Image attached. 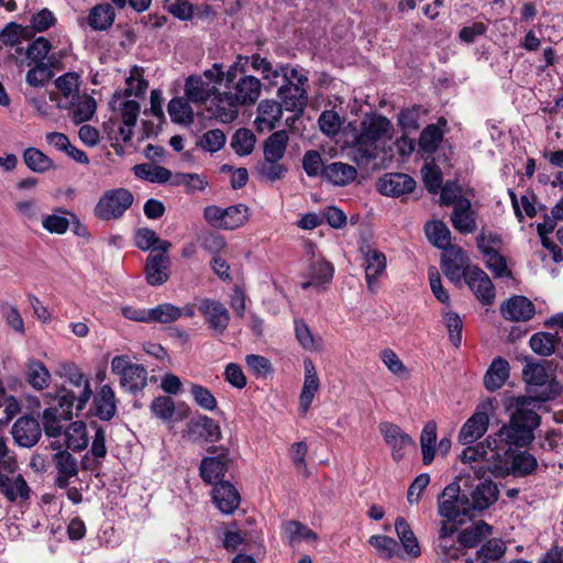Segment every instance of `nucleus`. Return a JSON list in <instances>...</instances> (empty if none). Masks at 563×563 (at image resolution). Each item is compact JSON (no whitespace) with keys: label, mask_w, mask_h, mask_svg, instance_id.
I'll use <instances>...</instances> for the list:
<instances>
[{"label":"nucleus","mask_w":563,"mask_h":563,"mask_svg":"<svg viewBox=\"0 0 563 563\" xmlns=\"http://www.w3.org/2000/svg\"><path fill=\"white\" fill-rule=\"evenodd\" d=\"M529 405L525 397L510 399L507 406L511 411L509 423L504 424L494 435H488L484 442L463 450L462 462L484 463L483 466L472 467L477 479L483 478L486 471L497 477H505L526 476L537 468L538 462L532 454L515 449L531 443L533 432L540 424V417Z\"/></svg>","instance_id":"obj_1"},{"label":"nucleus","mask_w":563,"mask_h":563,"mask_svg":"<svg viewBox=\"0 0 563 563\" xmlns=\"http://www.w3.org/2000/svg\"><path fill=\"white\" fill-rule=\"evenodd\" d=\"M391 122L382 114H371L362 119L345 140L346 155L358 167H367L372 162L386 155L390 140Z\"/></svg>","instance_id":"obj_2"},{"label":"nucleus","mask_w":563,"mask_h":563,"mask_svg":"<svg viewBox=\"0 0 563 563\" xmlns=\"http://www.w3.org/2000/svg\"><path fill=\"white\" fill-rule=\"evenodd\" d=\"M19 463L13 451L7 444V439L0 435V493L10 501L18 498L23 500L30 496V488L21 474L15 475Z\"/></svg>","instance_id":"obj_3"},{"label":"nucleus","mask_w":563,"mask_h":563,"mask_svg":"<svg viewBox=\"0 0 563 563\" xmlns=\"http://www.w3.org/2000/svg\"><path fill=\"white\" fill-rule=\"evenodd\" d=\"M457 482L449 484L438 500V511L443 521L451 523H463L462 517H468L472 514L471 500L465 493H461V488H472L470 484V475L460 476Z\"/></svg>","instance_id":"obj_4"},{"label":"nucleus","mask_w":563,"mask_h":563,"mask_svg":"<svg viewBox=\"0 0 563 563\" xmlns=\"http://www.w3.org/2000/svg\"><path fill=\"white\" fill-rule=\"evenodd\" d=\"M522 377L527 384V391L529 393L527 397L530 404L529 408L533 411V401L552 400L561 394V385L554 378H550L548 368L543 363H527L522 369ZM523 397L526 398V396Z\"/></svg>","instance_id":"obj_5"},{"label":"nucleus","mask_w":563,"mask_h":563,"mask_svg":"<svg viewBox=\"0 0 563 563\" xmlns=\"http://www.w3.org/2000/svg\"><path fill=\"white\" fill-rule=\"evenodd\" d=\"M283 85L277 90L279 103L286 111L301 114L308 102V77L299 73V67L284 68Z\"/></svg>","instance_id":"obj_6"},{"label":"nucleus","mask_w":563,"mask_h":563,"mask_svg":"<svg viewBox=\"0 0 563 563\" xmlns=\"http://www.w3.org/2000/svg\"><path fill=\"white\" fill-rule=\"evenodd\" d=\"M55 405L46 408L43 412L44 432L49 438H57L62 434V420L73 418L75 406V393L62 387L54 398Z\"/></svg>","instance_id":"obj_7"},{"label":"nucleus","mask_w":563,"mask_h":563,"mask_svg":"<svg viewBox=\"0 0 563 563\" xmlns=\"http://www.w3.org/2000/svg\"><path fill=\"white\" fill-rule=\"evenodd\" d=\"M111 372L119 376L120 386L131 394L143 390L147 385L146 368L132 363L126 355H117L112 358Z\"/></svg>","instance_id":"obj_8"},{"label":"nucleus","mask_w":563,"mask_h":563,"mask_svg":"<svg viewBox=\"0 0 563 563\" xmlns=\"http://www.w3.org/2000/svg\"><path fill=\"white\" fill-rule=\"evenodd\" d=\"M133 195L124 188L106 191L95 207V214L101 220L119 219L132 206Z\"/></svg>","instance_id":"obj_9"},{"label":"nucleus","mask_w":563,"mask_h":563,"mask_svg":"<svg viewBox=\"0 0 563 563\" xmlns=\"http://www.w3.org/2000/svg\"><path fill=\"white\" fill-rule=\"evenodd\" d=\"M457 527L449 521H441L438 537L433 541V550L440 563H452L463 555L462 545L457 542Z\"/></svg>","instance_id":"obj_10"},{"label":"nucleus","mask_w":563,"mask_h":563,"mask_svg":"<svg viewBox=\"0 0 563 563\" xmlns=\"http://www.w3.org/2000/svg\"><path fill=\"white\" fill-rule=\"evenodd\" d=\"M196 306L208 329L214 335H221L227 331L230 323V312L224 303L212 298H199L196 300Z\"/></svg>","instance_id":"obj_11"},{"label":"nucleus","mask_w":563,"mask_h":563,"mask_svg":"<svg viewBox=\"0 0 563 563\" xmlns=\"http://www.w3.org/2000/svg\"><path fill=\"white\" fill-rule=\"evenodd\" d=\"M208 452L212 455L202 459L199 473L205 483L217 485L223 482L222 479L232 461L227 449L211 446Z\"/></svg>","instance_id":"obj_12"},{"label":"nucleus","mask_w":563,"mask_h":563,"mask_svg":"<svg viewBox=\"0 0 563 563\" xmlns=\"http://www.w3.org/2000/svg\"><path fill=\"white\" fill-rule=\"evenodd\" d=\"M57 375L60 378L67 380L74 387H81L79 394H75L76 411H81L86 407L87 402L89 401L92 395L89 379L85 378L84 373L73 362L60 363L57 369Z\"/></svg>","instance_id":"obj_13"},{"label":"nucleus","mask_w":563,"mask_h":563,"mask_svg":"<svg viewBox=\"0 0 563 563\" xmlns=\"http://www.w3.org/2000/svg\"><path fill=\"white\" fill-rule=\"evenodd\" d=\"M441 267L446 278L454 284H461L465 277L466 269L474 266L468 265V258L460 246L451 245L444 249Z\"/></svg>","instance_id":"obj_14"},{"label":"nucleus","mask_w":563,"mask_h":563,"mask_svg":"<svg viewBox=\"0 0 563 563\" xmlns=\"http://www.w3.org/2000/svg\"><path fill=\"white\" fill-rule=\"evenodd\" d=\"M488 405H481L476 411L466 420L459 433V441L464 444H472L485 434L489 424L487 412Z\"/></svg>","instance_id":"obj_15"},{"label":"nucleus","mask_w":563,"mask_h":563,"mask_svg":"<svg viewBox=\"0 0 563 563\" xmlns=\"http://www.w3.org/2000/svg\"><path fill=\"white\" fill-rule=\"evenodd\" d=\"M465 283L482 305L488 306L495 299V287L488 275L477 266L466 269Z\"/></svg>","instance_id":"obj_16"},{"label":"nucleus","mask_w":563,"mask_h":563,"mask_svg":"<svg viewBox=\"0 0 563 563\" xmlns=\"http://www.w3.org/2000/svg\"><path fill=\"white\" fill-rule=\"evenodd\" d=\"M379 431L385 442L391 449L393 459L400 461L405 456V449L415 444L412 438L400 427L390 422H380Z\"/></svg>","instance_id":"obj_17"},{"label":"nucleus","mask_w":563,"mask_h":563,"mask_svg":"<svg viewBox=\"0 0 563 563\" xmlns=\"http://www.w3.org/2000/svg\"><path fill=\"white\" fill-rule=\"evenodd\" d=\"M262 81L252 75L241 76L233 87V91L230 92V99H233L235 103L241 106L254 104L262 92Z\"/></svg>","instance_id":"obj_18"},{"label":"nucleus","mask_w":563,"mask_h":563,"mask_svg":"<svg viewBox=\"0 0 563 563\" xmlns=\"http://www.w3.org/2000/svg\"><path fill=\"white\" fill-rule=\"evenodd\" d=\"M187 434L194 442H217L222 437L220 426L208 416L191 419L187 424Z\"/></svg>","instance_id":"obj_19"},{"label":"nucleus","mask_w":563,"mask_h":563,"mask_svg":"<svg viewBox=\"0 0 563 563\" xmlns=\"http://www.w3.org/2000/svg\"><path fill=\"white\" fill-rule=\"evenodd\" d=\"M42 434V429L37 419L29 416L19 418L12 427V437L19 446H34Z\"/></svg>","instance_id":"obj_20"},{"label":"nucleus","mask_w":563,"mask_h":563,"mask_svg":"<svg viewBox=\"0 0 563 563\" xmlns=\"http://www.w3.org/2000/svg\"><path fill=\"white\" fill-rule=\"evenodd\" d=\"M378 191L384 196L399 197L413 191L416 181L402 173H388L378 180Z\"/></svg>","instance_id":"obj_21"},{"label":"nucleus","mask_w":563,"mask_h":563,"mask_svg":"<svg viewBox=\"0 0 563 563\" xmlns=\"http://www.w3.org/2000/svg\"><path fill=\"white\" fill-rule=\"evenodd\" d=\"M283 110L285 109L276 100L266 99L261 101L254 121L256 130L260 132L274 130L283 117Z\"/></svg>","instance_id":"obj_22"},{"label":"nucleus","mask_w":563,"mask_h":563,"mask_svg":"<svg viewBox=\"0 0 563 563\" xmlns=\"http://www.w3.org/2000/svg\"><path fill=\"white\" fill-rule=\"evenodd\" d=\"M451 222L453 228L462 234L473 233L476 230L475 212L467 198L456 201L451 214Z\"/></svg>","instance_id":"obj_23"},{"label":"nucleus","mask_w":563,"mask_h":563,"mask_svg":"<svg viewBox=\"0 0 563 563\" xmlns=\"http://www.w3.org/2000/svg\"><path fill=\"white\" fill-rule=\"evenodd\" d=\"M305 366V380L299 396V407L305 415L309 410L316 394L319 390L320 382L316 367L311 360L303 361Z\"/></svg>","instance_id":"obj_24"},{"label":"nucleus","mask_w":563,"mask_h":563,"mask_svg":"<svg viewBox=\"0 0 563 563\" xmlns=\"http://www.w3.org/2000/svg\"><path fill=\"white\" fill-rule=\"evenodd\" d=\"M503 317L511 321H528L534 316V305L523 296H514L500 306Z\"/></svg>","instance_id":"obj_25"},{"label":"nucleus","mask_w":563,"mask_h":563,"mask_svg":"<svg viewBox=\"0 0 563 563\" xmlns=\"http://www.w3.org/2000/svg\"><path fill=\"white\" fill-rule=\"evenodd\" d=\"M187 99L194 103H203L210 97L217 96L218 87L214 82L206 81L201 76H189L185 84Z\"/></svg>","instance_id":"obj_26"},{"label":"nucleus","mask_w":563,"mask_h":563,"mask_svg":"<svg viewBox=\"0 0 563 563\" xmlns=\"http://www.w3.org/2000/svg\"><path fill=\"white\" fill-rule=\"evenodd\" d=\"M510 376L509 362L501 357H495L484 375V386L489 391L500 389Z\"/></svg>","instance_id":"obj_27"},{"label":"nucleus","mask_w":563,"mask_h":563,"mask_svg":"<svg viewBox=\"0 0 563 563\" xmlns=\"http://www.w3.org/2000/svg\"><path fill=\"white\" fill-rule=\"evenodd\" d=\"M472 490L471 508L472 510H484L487 509L498 499V487L490 479H478Z\"/></svg>","instance_id":"obj_28"},{"label":"nucleus","mask_w":563,"mask_h":563,"mask_svg":"<svg viewBox=\"0 0 563 563\" xmlns=\"http://www.w3.org/2000/svg\"><path fill=\"white\" fill-rule=\"evenodd\" d=\"M213 501L223 514H232L240 505V495L229 482L218 483L213 488Z\"/></svg>","instance_id":"obj_29"},{"label":"nucleus","mask_w":563,"mask_h":563,"mask_svg":"<svg viewBox=\"0 0 563 563\" xmlns=\"http://www.w3.org/2000/svg\"><path fill=\"white\" fill-rule=\"evenodd\" d=\"M96 416L103 421L111 420L117 413L115 394L111 386L102 385L93 397Z\"/></svg>","instance_id":"obj_30"},{"label":"nucleus","mask_w":563,"mask_h":563,"mask_svg":"<svg viewBox=\"0 0 563 563\" xmlns=\"http://www.w3.org/2000/svg\"><path fill=\"white\" fill-rule=\"evenodd\" d=\"M356 175L357 170L354 166L342 162H333L322 169V178L334 186H345L352 183Z\"/></svg>","instance_id":"obj_31"},{"label":"nucleus","mask_w":563,"mask_h":563,"mask_svg":"<svg viewBox=\"0 0 563 563\" xmlns=\"http://www.w3.org/2000/svg\"><path fill=\"white\" fill-rule=\"evenodd\" d=\"M168 256L166 253H151L147 257L145 274L146 280L152 286L164 284L168 279L167 265Z\"/></svg>","instance_id":"obj_32"},{"label":"nucleus","mask_w":563,"mask_h":563,"mask_svg":"<svg viewBox=\"0 0 563 563\" xmlns=\"http://www.w3.org/2000/svg\"><path fill=\"white\" fill-rule=\"evenodd\" d=\"M531 350L541 356H550L558 353L563 358V352H560L561 340L558 334L549 332L534 333L529 341Z\"/></svg>","instance_id":"obj_33"},{"label":"nucleus","mask_w":563,"mask_h":563,"mask_svg":"<svg viewBox=\"0 0 563 563\" xmlns=\"http://www.w3.org/2000/svg\"><path fill=\"white\" fill-rule=\"evenodd\" d=\"M25 380L36 390H43L48 386L51 373L43 362L29 358L24 367Z\"/></svg>","instance_id":"obj_34"},{"label":"nucleus","mask_w":563,"mask_h":563,"mask_svg":"<svg viewBox=\"0 0 563 563\" xmlns=\"http://www.w3.org/2000/svg\"><path fill=\"white\" fill-rule=\"evenodd\" d=\"M250 58V65L253 70L260 73L264 80L268 81V88L277 85V78L285 71L284 68H288L287 64H278L276 68L273 67L272 63L266 58L255 53Z\"/></svg>","instance_id":"obj_35"},{"label":"nucleus","mask_w":563,"mask_h":563,"mask_svg":"<svg viewBox=\"0 0 563 563\" xmlns=\"http://www.w3.org/2000/svg\"><path fill=\"white\" fill-rule=\"evenodd\" d=\"M492 533V527L485 521H477L457 533V542L462 549L474 548Z\"/></svg>","instance_id":"obj_36"},{"label":"nucleus","mask_w":563,"mask_h":563,"mask_svg":"<svg viewBox=\"0 0 563 563\" xmlns=\"http://www.w3.org/2000/svg\"><path fill=\"white\" fill-rule=\"evenodd\" d=\"M69 106H73L71 120L75 124L90 120L97 109L96 100L88 95L78 96L73 102L70 100L66 103H58L59 108H68Z\"/></svg>","instance_id":"obj_37"},{"label":"nucleus","mask_w":563,"mask_h":563,"mask_svg":"<svg viewBox=\"0 0 563 563\" xmlns=\"http://www.w3.org/2000/svg\"><path fill=\"white\" fill-rule=\"evenodd\" d=\"M395 530L405 552L411 558L421 555L418 539L404 517H397L395 521Z\"/></svg>","instance_id":"obj_38"},{"label":"nucleus","mask_w":563,"mask_h":563,"mask_svg":"<svg viewBox=\"0 0 563 563\" xmlns=\"http://www.w3.org/2000/svg\"><path fill=\"white\" fill-rule=\"evenodd\" d=\"M114 20L115 11L109 3H99L89 11L88 24L95 31H106L110 29Z\"/></svg>","instance_id":"obj_39"},{"label":"nucleus","mask_w":563,"mask_h":563,"mask_svg":"<svg viewBox=\"0 0 563 563\" xmlns=\"http://www.w3.org/2000/svg\"><path fill=\"white\" fill-rule=\"evenodd\" d=\"M365 277L368 288L373 291L377 278L384 273L386 268L385 255L377 251L369 249L365 253Z\"/></svg>","instance_id":"obj_40"},{"label":"nucleus","mask_w":563,"mask_h":563,"mask_svg":"<svg viewBox=\"0 0 563 563\" xmlns=\"http://www.w3.org/2000/svg\"><path fill=\"white\" fill-rule=\"evenodd\" d=\"M289 137L285 130L272 133L264 142L263 158L283 161Z\"/></svg>","instance_id":"obj_41"},{"label":"nucleus","mask_w":563,"mask_h":563,"mask_svg":"<svg viewBox=\"0 0 563 563\" xmlns=\"http://www.w3.org/2000/svg\"><path fill=\"white\" fill-rule=\"evenodd\" d=\"M135 245L142 251L154 247L152 253L155 254L156 250L159 251L158 253H167L172 243L161 240L154 230L142 228L135 233Z\"/></svg>","instance_id":"obj_42"},{"label":"nucleus","mask_w":563,"mask_h":563,"mask_svg":"<svg viewBox=\"0 0 563 563\" xmlns=\"http://www.w3.org/2000/svg\"><path fill=\"white\" fill-rule=\"evenodd\" d=\"M132 170L139 179L154 184H166L172 179V172L159 165L137 164Z\"/></svg>","instance_id":"obj_43"},{"label":"nucleus","mask_w":563,"mask_h":563,"mask_svg":"<svg viewBox=\"0 0 563 563\" xmlns=\"http://www.w3.org/2000/svg\"><path fill=\"white\" fill-rule=\"evenodd\" d=\"M23 161L33 173L44 174L55 169L54 161L36 147H27L23 152Z\"/></svg>","instance_id":"obj_44"},{"label":"nucleus","mask_w":563,"mask_h":563,"mask_svg":"<svg viewBox=\"0 0 563 563\" xmlns=\"http://www.w3.org/2000/svg\"><path fill=\"white\" fill-rule=\"evenodd\" d=\"M288 166L283 161L263 158L256 165V173L262 180L277 181L285 177Z\"/></svg>","instance_id":"obj_45"},{"label":"nucleus","mask_w":563,"mask_h":563,"mask_svg":"<svg viewBox=\"0 0 563 563\" xmlns=\"http://www.w3.org/2000/svg\"><path fill=\"white\" fill-rule=\"evenodd\" d=\"M429 242L438 249L451 246V232L442 221H429L424 225Z\"/></svg>","instance_id":"obj_46"},{"label":"nucleus","mask_w":563,"mask_h":563,"mask_svg":"<svg viewBox=\"0 0 563 563\" xmlns=\"http://www.w3.org/2000/svg\"><path fill=\"white\" fill-rule=\"evenodd\" d=\"M230 96L231 93L223 92L218 93L214 98L216 108L213 113L217 119L225 123L235 120L239 113V107H242L241 104L235 103L233 99H230Z\"/></svg>","instance_id":"obj_47"},{"label":"nucleus","mask_w":563,"mask_h":563,"mask_svg":"<svg viewBox=\"0 0 563 563\" xmlns=\"http://www.w3.org/2000/svg\"><path fill=\"white\" fill-rule=\"evenodd\" d=\"M437 424L434 421H428L420 435V445L422 451L423 464H430L435 454Z\"/></svg>","instance_id":"obj_48"},{"label":"nucleus","mask_w":563,"mask_h":563,"mask_svg":"<svg viewBox=\"0 0 563 563\" xmlns=\"http://www.w3.org/2000/svg\"><path fill=\"white\" fill-rule=\"evenodd\" d=\"M308 277L309 280L301 284L303 289H307L312 285L330 283L333 277V267L328 262L318 261L309 267Z\"/></svg>","instance_id":"obj_49"},{"label":"nucleus","mask_w":563,"mask_h":563,"mask_svg":"<svg viewBox=\"0 0 563 563\" xmlns=\"http://www.w3.org/2000/svg\"><path fill=\"white\" fill-rule=\"evenodd\" d=\"M52 58H47V63H37L26 73L25 80L31 87H43L54 76L52 70Z\"/></svg>","instance_id":"obj_50"},{"label":"nucleus","mask_w":563,"mask_h":563,"mask_svg":"<svg viewBox=\"0 0 563 563\" xmlns=\"http://www.w3.org/2000/svg\"><path fill=\"white\" fill-rule=\"evenodd\" d=\"M443 140V131L437 124L427 125L419 137L420 150L431 155L433 154Z\"/></svg>","instance_id":"obj_51"},{"label":"nucleus","mask_w":563,"mask_h":563,"mask_svg":"<svg viewBox=\"0 0 563 563\" xmlns=\"http://www.w3.org/2000/svg\"><path fill=\"white\" fill-rule=\"evenodd\" d=\"M167 111L170 120L175 123L191 124L194 112L188 102L181 98H174L168 102Z\"/></svg>","instance_id":"obj_52"},{"label":"nucleus","mask_w":563,"mask_h":563,"mask_svg":"<svg viewBox=\"0 0 563 563\" xmlns=\"http://www.w3.org/2000/svg\"><path fill=\"white\" fill-rule=\"evenodd\" d=\"M66 444L69 449L80 451L88 445L86 424L82 421L71 422L65 430Z\"/></svg>","instance_id":"obj_53"},{"label":"nucleus","mask_w":563,"mask_h":563,"mask_svg":"<svg viewBox=\"0 0 563 563\" xmlns=\"http://www.w3.org/2000/svg\"><path fill=\"white\" fill-rule=\"evenodd\" d=\"M148 322L170 323L181 317L180 307L165 302L148 309Z\"/></svg>","instance_id":"obj_54"},{"label":"nucleus","mask_w":563,"mask_h":563,"mask_svg":"<svg viewBox=\"0 0 563 563\" xmlns=\"http://www.w3.org/2000/svg\"><path fill=\"white\" fill-rule=\"evenodd\" d=\"M249 219V208L243 205H234L223 208L224 230H234L242 227Z\"/></svg>","instance_id":"obj_55"},{"label":"nucleus","mask_w":563,"mask_h":563,"mask_svg":"<svg viewBox=\"0 0 563 563\" xmlns=\"http://www.w3.org/2000/svg\"><path fill=\"white\" fill-rule=\"evenodd\" d=\"M284 533L290 544L300 540H317V534L307 526L296 520L287 521L284 525Z\"/></svg>","instance_id":"obj_56"},{"label":"nucleus","mask_w":563,"mask_h":563,"mask_svg":"<svg viewBox=\"0 0 563 563\" xmlns=\"http://www.w3.org/2000/svg\"><path fill=\"white\" fill-rule=\"evenodd\" d=\"M79 76L76 73H66L55 80L56 88L62 92L64 98L71 102L79 96Z\"/></svg>","instance_id":"obj_57"},{"label":"nucleus","mask_w":563,"mask_h":563,"mask_svg":"<svg viewBox=\"0 0 563 563\" xmlns=\"http://www.w3.org/2000/svg\"><path fill=\"white\" fill-rule=\"evenodd\" d=\"M55 211L56 213L43 218L42 227L52 234H65L70 222L64 214L68 212L63 208H57Z\"/></svg>","instance_id":"obj_58"},{"label":"nucleus","mask_w":563,"mask_h":563,"mask_svg":"<svg viewBox=\"0 0 563 563\" xmlns=\"http://www.w3.org/2000/svg\"><path fill=\"white\" fill-rule=\"evenodd\" d=\"M255 135L247 129L238 130L231 141V146L240 156L249 155L253 152L255 145Z\"/></svg>","instance_id":"obj_59"},{"label":"nucleus","mask_w":563,"mask_h":563,"mask_svg":"<svg viewBox=\"0 0 563 563\" xmlns=\"http://www.w3.org/2000/svg\"><path fill=\"white\" fill-rule=\"evenodd\" d=\"M505 551L506 545L504 541L490 539L476 552V560L481 563H485L488 560H498L505 554Z\"/></svg>","instance_id":"obj_60"},{"label":"nucleus","mask_w":563,"mask_h":563,"mask_svg":"<svg viewBox=\"0 0 563 563\" xmlns=\"http://www.w3.org/2000/svg\"><path fill=\"white\" fill-rule=\"evenodd\" d=\"M190 393L195 402L207 411H213L218 407V401L212 393L205 386L191 384Z\"/></svg>","instance_id":"obj_61"},{"label":"nucleus","mask_w":563,"mask_h":563,"mask_svg":"<svg viewBox=\"0 0 563 563\" xmlns=\"http://www.w3.org/2000/svg\"><path fill=\"white\" fill-rule=\"evenodd\" d=\"M368 543L376 549L378 554L384 559H391L398 548L397 541L388 536L375 534L368 539Z\"/></svg>","instance_id":"obj_62"},{"label":"nucleus","mask_w":563,"mask_h":563,"mask_svg":"<svg viewBox=\"0 0 563 563\" xmlns=\"http://www.w3.org/2000/svg\"><path fill=\"white\" fill-rule=\"evenodd\" d=\"M52 48L51 42L40 36L34 40L26 49V57L34 64L46 63L45 59Z\"/></svg>","instance_id":"obj_63"},{"label":"nucleus","mask_w":563,"mask_h":563,"mask_svg":"<svg viewBox=\"0 0 563 563\" xmlns=\"http://www.w3.org/2000/svg\"><path fill=\"white\" fill-rule=\"evenodd\" d=\"M422 177L428 191L438 194L443 180L441 168L434 163L428 164L422 168Z\"/></svg>","instance_id":"obj_64"}]
</instances>
